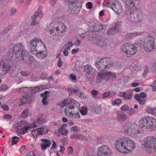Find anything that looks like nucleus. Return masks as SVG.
<instances>
[{
  "label": "nucleus",
  "instance_id": "f257e3e1",
  "mask_svg": "<svg viewBox=\"0 0 156 156\" xmlns=\"http://www.w3.org/2000/svg\"><path fill=\"white\" fill-rule=\"evenodd\" d=\"M7 53V55L11 59L13 58L16 62L23 61L25 64L30 65H35L37 62L31 56L29 52L24 49V46L20 43H11Z\"/></svg>",
  "mask_w": 156,
  "mask_h": 156
},
{
  "label": "nucleus",
  "instance_id": "f03ea898",
  "mask_svg": "<svg viewBox=\"0 0 156 156\" xmlns=\"http://www.w3.org/2000/svg\"><path fill=\"white\" fill-rule=\"evenodd\" d=\"M37 117V119L31 124L25 120L22 121L18 123L16 128V132L21 134H25L30 129L37 127L44 123L45 120L42 115L41 114L38 115Z\"/></svg>",
  "mask_w": 156,
  "mask_h": 156
},
{
  "label": "nucleus",
  "instance_id": "7ed1b4c3",
  "mask_svg": "<svg viewBox=\"0 0 156 156\" xmlns=\"http://www.w3.org/2000/svg\"><path fill=\"white\" fill-rule=\"evenodd\" d=\"M115 147L118 151L126 154L131 152L136 148L135 142L127 138L116 140Z\"/></svg>",
  "mask_w": 156,
  "mask_h": 156
},
{
  "label": "nucleus",
  "instance_id": "20e7f679",
  "mask_svg": "<svg viewBox=\"0 0 156 156\" xmlns=\"http://www.w3.org/2000/svg\"><path fill=\"white\" fill-rule=\"evenodd\" d=\"M70 104V105H67L65 109V113L71 112V111H73L74 112H78L80 110V104L72 98L66 99L64 101L61 102L59 104V106L62 108L66 105Z\"/></svg>",
  "mask_w": 156,
  "mask_h": 156
},
{
  "label": "nucleus",
  "instance_id": "39448f33",
  "mask_svg": "<svg viewBox=\"0 0 156 156\" xmlns=\"http://www.w3.org/2000/svg\"><path fill=\"white\" fill-rule=\"evenodd\" d=\"M140 127L145 129H153L156 127V119L147 116L142 117L138 122Z\"/></svg>",
  "mask_w": 156,
  "mask_h": 156
},
{
  "label": "nucleus",
  "instance_id": "423d86ee",
  "mask_svg": "<svg viewBox=\"0 0 156 156\" xmlns=\"http://www.w3.org/2000/svg\"><path fill=\"white\" fill-rule=\"evenodd\" d=\"M142 145L145 151L149 153L156 151V138L152 136L146 137L143 140Z\"/></svg>",
  "mask_w": 156,
  "mask_h": 156
},
{
  "label": "nucleus",
  "instance_id": "0eeeda50",
  "mask_svg": "<svg viewBox=\"0 0 156 156\" xmlns=\"http://www.w3.org/2000/svg\"><path fill=\"white\" fill-rule=\"evenodd\" d=\"M122 129L125 133L132 136H136L141 133L139 126L135 122H126L123 126Z\"/></svg>",
  "mask_w": 156,
  "mask_h": 156
},
{
  "label": "nucleus",
  "instance_id": "6e6552de",
  "mask_svg": "<svg viewBox=\"0 0 156 156\" xmlns=\"http://www.w3.org/2000/svg\"><path fill=\"white\" fill-rule=\"evenodd\" d=\"M113 64L112 60L109 58H98L96 60L95 66L98 70H104L106 68H109Z\"/></svg>",
  "mask_w": 156,
  "mask_h": 156
},
{
  "label": "nucleus",
  "instance_id": "1a4fd4ad",
  "mask_svg": "<svg viewBox=\"0 0 156 156\" xmlns=\"http://www.w3.org/2000/svg\"><path fill=\"white\" fill-rule=\"evenodd\" d=\"M154 39L151 36L147 37L144 40L142 41L144 50L147 52H150L155 48L154 45Z\"/></svg>",
  "mask_w": 156,
  "mask_h": 156
},
{
  "label": "nucleus",
  "instance_id": "9d476101",
  "mask_svg": "<svg viewBox=\"0 0 156 156\" xmlns=\"http://www.w3.org/2000/svg\"><path fill=\"white\" fill-rule=\"evenodd\" d=\"M38 45H40V46L44 45L42 41L39 38L36 37L30 41L28 46L31 53L33 54L37 53L36 48Z\"/></svg>",
  "mask_w": 156,
  "mask_h": 156
},
{
  "label": "nucleus",
  "instance_id": "9b49d317",
  "mask_svg": "<svg viewBox=\"0 0 156 156\" xmlns=\"http://www.w3.org/2000/svg\"><path fill=\"white\" fill-rule=\"evenodd\" d=\"M97 156H111L113 153L111 148L107 146L101 145L97 148Z\"/></svg>",
  "mask_w": 156,
  "mask_h": 156
},
{
  "label": "nucleus",
  "instance_id": "f8f14e48",
  "mask_svg": "<svg viewBox=\"0 0 156 156\" xmlns=\"http://www.w3.org/2000/svg\"><path fill=\"white\" fill-rule=\"evenodd\" d=\"M139 0H126L125 5L128 10H136L139 9Z\"/></svg>",
  "mask_w": 156,
  "mask_h": 156
},
{
  "label": "nucleus",
  "instance_id": "ddd939ff",
  "mask_svg": "<svg viewBox=\"0 0 156 156\" xmlns=\"http://www.w3.org/2000/svg\"><path fill=\"white\" fill-rule=\"evenodd\" d=\"M90 31L97 32L100 31L103 28V26L101 23L96 20L91 21L89 25Z\"/></svg>",
  "mask_w": 156,
  "mask_h": 156
},
{
  "label": "nucleus",
  "instance_id": "4468645a",
  "mask_svg": "<svg viewBox=\"0 0 156 156\" xmlns=\"http://www.w3.org/2000/svg\"><path fill=\"white\" fill-rule=\"evenodd\" d=\"M81 9V7L78 3L69 5L67 10L69 13L73 15L78 14Z\"/></svg>",
  "mask_w": 156,
  "mask_h": 156
},
{
  "label": "nucleus",
  "instance_id": "2eb2a0df",
  "mask_svg": "<svg viewBox=\"0 0 156 156\" xmlns=\"http://www.w3.org/2000/svg\"><path fill=\"white\" fill-rule=\"evenodd\" d=\"M42 6L39 5L37 11H36L34 15L31 17L32 21L31 23V25L32 26L37 25L38 24V22H36V18L38 16L40 18H41L43 16V13L42 11Z\"/></svg>",
  "mask_w": 156,
  "mask_h": 156
},
{
  "label": "nucleus",
  "instance_id": "dca6fc26",
  "mask_svg": "<svg viewBox=\"0 0 156 156\" xmlns=\"http://www.w3.org/2000/svg\"><path fill=\"white\" fill-rule=\"evenodd\" d=\"M141 45V44L138 41H136L133 44H130L129 48L128 51H129V53L127 54V57H130L131 56L134 55L136 53L137 49L140 48Z\"/></svg>",
  "mask_w": 156,
  "mask_h": 156
},
{
  "label": "nucleus",
  "instance_id": "f3484780",
  "mask_svg": "<svg viewBox=\"0 0 156 156\" xmlns=\"http://www.w3.org/2000/svg\"><path fill=\"white\" fill-rule=\"evenodd\" d=\"M48 129L46 127H40L33 130L31 133L32 135L34 138L38 135L44 134L47 133Z\"/></svg>",
  "mask_w": 156,
  "mask_h": 156
},
{
  "label": "nucleus",
  "instance_id": "a211bd4d",
  "mask_svg": "<svg viewBox=\"0 0 156 156\" xmlns=\"http://www.w3.org/2000/svg\"><path fill=\"white\" fill-rule=\"evenodd\" d=\"M96 79L97 80L101 82L103 80L107 81L109 80V78H107L106 71H100L98 72L97 76Z\"/></svg>",
  "mask_w": 156,
  "mask_h": 156
},
{
  "label": "nucleus",
  "instance_id": "6ab92c4d",
  "mask_svg": "<svg viewBox=\"0 0 156 156\" xmlns=\"http://www.w3.org/2000/svg\"><path fill=\"white\" fill-rule=\"evenodd\" d=\"M112 9L116 14H120L123 11L122 6L121 3L118 0L112 7Z\"/></svg>",
  "mask_w": 156,
  "mask_h": 156
},
{
  "label": "nucleus",
  "instance_id": "aec40b11",
  "mask_svg": "<svg viewBox=\"0 0 156 156\" xmlns=\"http://www.w3.org/2000/svg\"><path fill=\"white\" fill-rule=\"evenodd\" d=\"M135 10H132V11H128L127 12L126 15L127 20L130 22L136 23V21H138V20L139 18L136 17L134 18L135 16Z\"/></svg>",
  "mask_w": 156,
  "mask_h": 156
},
{
  "label": "nucleus",
  "instance_id": "412c9836",
  "mask_svg": "<svg viewBox=\"0 0 156 156\" xmlns=\"http://www.w3.org/2000/svg\"><path fill=\"white\" fill-rule=\"evenodd\" d=\"M41 140L42 142L41 147L42 151H44L51 144V141L50 140L44 138L41 139Z\"/></svg>",
  "mask_w": 156,
  "mask_h": 156
},
{
  "label": "nucleus",
  "instance_id": "4be33fe9",
  "mask_svg": "<svg viewBox=\"0 0 156 156\" xmlns=\"http://www.w3.org/2000/svg\"><path fill=\"white\" fill-rule=\"evenodd\" d=\"M0 68L4 73L8 72L11 68L10 65L5 63L3 60L0 61Z\"/></svg>",
  "mask_w": 156,
  "mask_h": 156
},
{
  "label": "nucleus",
  "instance_id": "5701e85b",
  "mask_svg": "<svg viewBox=\"0 0 156 156\" xmlns=\"http://www.w3.org/2000/svg\"><path fill=\"white\" fill-rule=\"evenodd\" d=\"M30 97L27 96H23L18 102L20 106L23 105L25 104L28 103L31 101Z\"/></svg>",
  "mask_w": 156,
  "mask_h": 156
},
{
  "label": "nucleus",
  "instance_id": "b1692460",
  "mask_svg": "<svg viewBox=\"0 0 156 156\" xmlns=\"http://www.w3.org/2000/svg\"><path fill=\"white\" fill-rule=\"evenodd\" d=\"M66 29L65 25L63 23H60L55 28L56 34L57 33V34L59 35L60 34H62L65 32L66 31Z\"/></svg>",
  "mask_w": 156,
  "mask_h": 156
},
{
  "label": "nucleus",
  "instance_id": "393cba45",
  "mask_svg": "<svg viewBox=\"0 0 156 156\" xmlns=\"http://www.w3.org/2000/svg\"><path fill=\"white\" fill-rule=\"evenodd\" d=\"M116 117L117 121L121 123H123L127 119V115L123 112L117 113Z\"/></svg>",
  "mask_w": 156,
  "mask_h": 156
},
{
  "label": "nucleus",
  "instance_id": "a878e982",
  "mask_svg": "<svg viewBox=\"0 0 156 156\" xmlns=\"http://www.w3.org/2000/svg\"><path fill=\"white\" fill-rule=\"evenodd\" d=\"M55 24L54 23H51L50 24H48L47 25V28L46 29V30L50 32V33L54 35L56 34V32L55 28Z\"/></svg>",
  "mask_w": 156,
  "mask_h": 156
},
{
  "label": "nucleus",
  "instance_id": "bb28decb",
  "mask_svg": "<svg viewBox=\"0 0 156 156\" xmlns=\"http://www.w3.org/2000/svg\"><path fill=\"white\" fill-rule=\"evenodd\" d=\"M118 0H105L103 3V6L105 7H108L111 9L114 5L115 4L116 2Z\"/></svg>",
  "mask_w": 156,
  "mask_h": 156
},
{
  "label": "nucleus",
  "instance_id": "cd10ccee",
  "mask_svg": "<svg viewBox=\"0 0 156 156\" xmlns=\"http://www.w3.org/2000/svg\"><path fill=\"white\" fill-rule=\"evenodd\" d=\"M84 71L85 73L86 76L87 77L90 74H93L94 72V69L90 65H87L84 66Z\"/></svg>",
  "mask_w": 156,
  "mask_h": 156
},
{
  "label": "nucleus",
  "instance_id": "c85d7f7f",
  "mask_svg": "<svg viewBox=\"0 0 156 156\" xmlns=\"http://www.w3.org/2000/svg\"><path fill=\"white\" fill-rule=\"evenodd\" d=\"M131 44L130 43H127L125 44H123L121 48V50L124 52L127 55V53H129V51H128V50L129 49V48H130V46Z\"/></svg>",
  "mask_w": 156,
  "mask_h": 156
},
{
  "label": "nucleus",
  "instance_id": "c756f323",
  "mask_svg": "<svg viewBox=\"0 0 156 156\" xmlns=\"http://www.w3.org/2000/svg\"><path fill=\"white\" fill-rule=\"evenodd\" d=\"M31 88L30 89L31 91L30 94H34L37 92L43 89H45L46 88L44 86H41L40 87H30Z\"/></svg>",
  "mask_w": 156,
  "mask_h": 156
},
{
  "label": "nucleus",
  "instance_id": "7c9ffc66",
  "mask_svg": "<svg viewBox=\"0 0 156 156\" xmlns=\"http://www.w3.org/2000/svg\"><path fill=\"white\" fill-rule=\"evenodd\" d=\"M67 125L66 124H63L58 128V131L61 133L62 135H66L68 133V130L66 129Z\"/></svg>",
  "mask_w": 156,
  "mask_h": 156
},
{
  "label": "nucleus",
  "instance_id": "2f4dec72",
  "mask_svg": "<svg viewBox=\"0 0 156 156\" xmlns=\"http://www.w3.org/2000/svg\"><path fill=\"white\" fill-rule=\"evenodd\" d=\"M135 10V16L134 18H136V17L139 18V19H138V21H136V23H138L140 21H141L142 19V13L141 11H140L138 9H137Z\"/></svg>",
  "mask_w": 156,
  "mask_h": 156
},
{
  "label": "nucleus",
  "instance_id": "473e14b6",
  "mask_svg": "<svg viewBox=\"0 0 156 156\" xmlns=\"http://www.w3.org/2000/svg\"><path fill=\"white\" fill-rule=\"evenodd\" d=\"M36 54H33L36 55L37 57L40 59H43L46 57L47 56V52L45 51H37Z\"/></svg>",
  "mask_w": 156,
  "mask_h": 156
},
{
  "label": "nucleus",
  "instance_id": "72a5a7b5",
  "mask_svg": "<svg viewBox=\"0 0 156 156\" xmlns=\"http://www.w3.org/2000/svg\"><path fill=\"white\" fill-rule=\"evenodd\" d=\"M68 90L70 93H74L76 95H78L80 92V88L78 87H69L67 89Z\"/></svg>",
  "mask_w": 156,
  "mask_h": 156
},
{
  "label": "nucleus",
  "instance_id": "f704fd0d",
  "mask_svg": "<svg viewBox=\"0 0 156 156\" xmlns=\"http://www.w3.org/2000/svg\"><path fill=\"white\" fill-rule=\"evenodd\" d=\"M73 111H71V112H69L65 113L66 115L67 116H69L71 117L74 118H79L80 117V114L78 112H76L74 114Z\"/></svg>",
  "mask_w": 156,
  "mask_h": 156
},
{
  "label": "nucleus",
  "instance_id": "c9c22d12",
  "mask_svg": "<svg viewBox=\"0 0 156 156\" xmlns=\"http://www.w3.org/2000/svg\"><path fill=\"white\" fill-rule=\"evenodd\" d=\"M117 25L116 24L113 26L107 31L108 34L112 35H113L116 33L117 32Z\"/></svg>",
  "mask_w": 156,
  "mask_h": 156
},
{
  "label": "nucleus",
  "instance_id": "e433bc0d",
  "mask_svg": "<svg viewBox=\"0 0 156 156\" xmlns=\"http://www.w3.org/2000/svg\"><path fill=\"white\" fill-rule=\"evenodd\" d=\"M142 34V33H133L130 34H128L126 35V37L127 39H129L133 38L136 36L139 35H141Z\"/></svg>",
  "mask_w": 156,
  "mask_h": 156
},
{
  "label": "nucleus",
  "instance_id": "4c0bfd02",
  "mask_svg": "<svg viewBox=\"0 0 156 156\" xmlns=\"http://www.w3.org/2000/svg\"><path fill=\"white\" fill-rule=\"evenodd\" d=\"M134 97L136 100L138 101L139 103L141 105H143L146 102V99H141L139 94H136L134 96Z\"/></svg>",
  "mask_w": 156,
  "mask_h": 156
},
{
  "label": "nucleus",
  "instance_id": "58836bf2",
  "mask_svg": "<svg viewBox=\"0 0 156 156\" xmlns=\"http://www.w3.org/2000/svg\"><path fill=\"white\" fill-rule=\"evenodd\" d=\"M73 45V43L71 41L66 42L63 47L64 50H69L72 48Z\"/></svg>",
  "mask_w": 156,
  "mask_h": 156
},
{
  "label": "nucleus",
  "instance_id": "ea45409f",
  "mask_svg": "<svg viewBox=\"0 0 156 156\" xmlns=\"http://www.w3.org/2000/svg\"><path fill=\"white\" fill-rule=\"evenodd\" d=\"M120 95L121 97H123L124 99L126 100L131 99L133 96V94L132 93H130L128 94H127V93L126 92H123Z\"/></svg>",
  "mask_w": 156,
  "mask_h": 156
},
{
  "label": "nucleus",
  "instance_id": "a19ab883",
  "mask_svg": "<svg viewBox=\"0 0 156 156\" xmlns=\"http://www.w3.org/2000/svg\"><path fill=\"white\" fill-rule=\"evenodd\" d=\"M107 77L109 76L112 80L115 79L116 76V74L115 73L112 72L110 71H106Z\"/></svg>",
  "mask_w": 156,
  "mask_h": 156
},
{
  "label": "nucleus",
  "instance_id": "79ce46f5",
  "mask_svg": "<svg viewBox=\"0 0 156 156\" xmlns=\"http://www.w3.org/2000/svg\"><path fill=\"white\" fill-rule=\"evenodd\" d=\"M147 112L156 116V108H148L147 109Z\"/></svg>",
  "mask_w": 156,
  "mask_h": 156
},
{
  "label": "nucleus",
  "instance_id": "37998d69",
  "mask_svg": "<svg viewBox=\"0 0 156 156\" xmlns=\"http://www.w3.org/2000/svg\"><path fill=\"white\" fill-rule=\"evenodd\" d=\"M31 115V113H29V111L27 110H25L21 113V116L24 119L26 118L28 115L30 117Z\"/></svg>",
  "mask_w": 156,
  "mask_h": 156
},
{
  "label": "nucleus",
  "instance_id": "c03bdc74",
  "mask_svg": "<svg viewBox=\"0 0 156 156\" xmlns=\"http://www.w3.org/2000/svg\"><path fill=\"white\" fill-rule=\"evenodd\" d=\"M98 44L101 47L105 46L107 44L106 40H105L104 38L101 39L98 42Z\"/></svg>",
  "mask_w": 156,
  "mask_h": 156
},
{
  "label": "nucleus",
  "instance_id": "a18cd8bd",
  "mask_svg": "<svg viewBox=\"0 0 156 156\" xmlns=\"http://www.w3.org/2000/svg\"><path fill=\"white\" fill-rule=\"evenodd\" d=\"M31 87H23L21 88L20 89L19 91L21 93H26L29 92L30 91V89H31Z\"/></svg>",
  "mask_w": 156,
  "mask_h": 156
},
{
  "label": "nucleus",
  "instance_id": "49530a36",
  "mask_svg": "<svg viewBox=\"0 0 156 156\" xmlns=\"http://www.w3.org/2000/svg\"><path fill=\"white\" fill-rule=\"evenodd\" d=\"M81 114L83 115H86L87 112V109L85 107H82L79 110Z\"/></svg>",
  "mask_w": 156,
  "mask_h": 156
},
{
  "label": "nucleus",
  "instance_id": "de8ad7c7",
  "mask_svg": "<svg viewBox=\"0 0 156 156\" xmlns=\"http://www.w3.org/2000/svg\"><path fill=\"white\" fill-rule=\"evenodd\" d=\"M11 28V26H9L5 29L3 30L2 31L0 32V35H2L6 34L9 31L10 29Z\"/></svg>",
  "mask_w": 156,
  "mask_h": 156
},
{
  "label": "nucleus",
  "instance_id": "09e8293b",
  "mask_svg": "<svg viewBox=\"0 0 156 156\" xmlns=\"http://www.w3.org/2000/svg\"><path fill=\"white\" fill-rule=\"evenodd\" d=\"M19 138L17 136H14L12 138L11 141L12 144H15L19 140Z\"/></svg>",
  "mask_w": 156,
  "mask_h": 156
},
{
  "label": "nucleus",
  "instance_id": "8fccbe9b",
  "mask_svg": "<svg viewBox=\"0 0 156 156\" xmlns=\"http://www.w3.org/2000/svg\"><path fill=\"white\" fill-rule=\"evenodd\" d=\"M60 123V121L58 120L56 121H53L51 122V124L52 126H58Z\"/></svg>",
  "mask_w": 156,
  "mask_h": 156
},
{
  "label": "nucleus",
  "instance_id": "3c124183",
  "mask_svg": "<svg viewBox=\"0 0 156 156\" xmlns=\"http://www.w3.org/2000/svg\"><path fill=\"white\" fill-rule=\"evenodd\" d=\"M77 139H80L81 140H87L86 136H83V135L80 133L78 134V137Z\"/></svg>",
  "mask_w": 156,
  "mask_h": 156
},
{
  "label": "nucleus",
  "instance_id": "603ef678",
  "mask_svg": "<svg viewBox=\"0 0 156 156\" xmlns=\"http://www.w3.org/2000/svg\"><path fill=\"white\" fill-rule=\"evenodd\" d=\"M111 94V93L109 91L106 92L104 93L103 94L101 98L103 99H105L106 98L108 97Z\"/></svg>",
  "mask_w": 156,
  "mask_h": 156
},
{
  "label": "nucleus",
  "instance_id": "864d4df0",
  "mask_svg": "<svg viewBox=\"0 0 156 156\" xmlns=\"http://www.w3.org/2000/svg\"><path fill=\"white\" fill-rule=\"evenodd\" d=\"M79 133H75L72 134L70 136V138L72 140L77 139Z\"/></svg>",
  "mask_w": 156,
  "mask_h": 156
},
{
  "label": "nucleus",
  "instance_id": "5fc2aeb1",
  "mask_svg": "<svg viewBox=\"0 0 156 156\" xmlns=\"http://www.w3.org/2000/svg\"><path fill=\"white\" fill-rule=\"evenodd\" d=\"M129 106L126 105H125L121 107V109L123 111H128L129 108Z\"/></svg>",
  "mask_w": 156,
  "mask_h": 156
},
{
  "label": "nucleus",
  "instance_id": "6e6d98bb",
  "mask_svg": "<svg viewBox=\"0 0 156 156\" xmlns=\"http://www.w3.org/2000/svg\"><path fill=\"white\" fill-rule=\"evenodd\" d=\"M0 88L2 91H5L8 89V87L6 84H4L1 86Z\"/></svg>",
  "mask_w": 156,
  "mask_h": 156
},
{
  "label": "nucleus",
  "instance_id": "4d7b16f0",
  "mask_svg": "<svg viewBox=\"0 0 156 156\" xmlns=\"http://www.w3.org/2000/svg\"><path fill=\"white\" fill-rule=\"evenodd\" d=\"M49 93V92L46 91L44 93L41 94V95L43 97V99H46L47 98L48 95Z\"/></svg>",
  "mask_w": 156,
  "mask_h": 156
},
{
  "label": "nucleus",
  "instance_id": "13d9d810",
  "mask_svg": "<svg viewBox=\"0 0 156 156\" xmlns=\"http://www.w3.org/2000/svg\"><path fill=\"white\" fill-rule=\"evenodd\" d=\"M67 153L69 155H71L73 152V149L72 147H69L67 148Z\"/></svg>",
  "mask_w": 156,
  "mask_h": 156
},
{
  "label": "nucleus",
  "instance_id": "bf43d9fd",
  "mask_svg": "<svg viewBox=\"0 0 156 156\" xmlns=\"http://www.w3.org/2000/svg\"><path fill=\"white\" fill-rule=\"evenodd\" d=\"M26 156H41L40 155L38 154L33 152H29Z\"/></svg>",
  "mask_w": 156,
  "mask_h": 156
},
{
  "label": "nucleus",
  "instance_id": "052dcab7",
  "mask_svg": "<svg viewBox=\"0 0 156 156\" xmlns=\"http://www.w3.org/2000/svg\"><path fill=\"white\" fill-rule=\"evenodd\" d=\"M69 77L70 79H71L74 82L76 80V76L74 74H71L69 76Z\"/></svg>",
  "mask_w": 156,
  "mask_h": 156
},
{
  "label": "nucleus",
  "instance_id": "680f3d73",
  "mask_svg": "<svg viewBox=\"0 0 156 156\" xmlns=\"http://www.w3.org/2000/svg\"><path fill=\"white\" fill-rule=\"evenodd\" d=\"M65 2L68 4H74L76 3V2L77 0H64Z\"/></svg>",
  "mask_w": 156,
  "mask_h": 156
},
{
  "label": "nucleus",
  "instance_id": "e2e57ef3",
  "mask_svg": "<svg viewBox=\"0 0 156 156\" xmlns=\"http://www.w3.org/2000/svg\"><path fill=\"white\" fill-rule=\"evenodd\" d=\"M149 70V68L148 66H146L144 69V73H143V76H146L148 73Z\"/></svg>",
  "mask_w": 156,
  "mask_h": 156
},
{
  "label": "nucleus",
  "instance_id": "0e129e2a",
  "mask_svg": "<svg viewBox=\"0 0 156 156\" xmlns=\"http://www.w3.org/2000/svg\"><path fill=\"white\" fill-rule=\"evenodd\" d=\"M151 70L153 72L156 73V63H153Z\"/></svg>",
  "mask_w": 156,
  "mask_h": 156
},
{
  "label": "nucleus",
  "instance_id": "69168bd1",
  "mask_svg": "<svg viewBox=\"0 0 156 156\" xmlns=\"http://www.w3.org/2000/svg\"><path fill=\"white\" fill-rule=\"evenodd\" d=\"M128 111V114L129 115H132L134 113L135 111L133 108H129Z\"/></svg>",
  "mask_w": 156,
  "mask_h": 156
},
{
  "label": "nucleus",
  "instance_id": "338daca9",
  "mask_svg": "<svg viewBox=\"0 0 156 156\" xmlns=\"http://www.w3.org/2000/svg\"><path fill=\"white\" fill-rule=\"evenodd\" d=\"M21 73L23 76L26 77L28 76L29 75L28 72L23 71H21Z\"/></svg>",
  "mask_w": 156,
  "mask_h": 156
},
{
  "label": "nucleus",
  "instance_id": "774afa93",
  "mask_svg": "<svg viewBox=\"0 0 156 156\" xmlns=\"http://www.w3.org/2000/svg\"><path fill=\"white\" fill-rule=\"evenodd\" d=\"M48 75L47 74L43 73L41 74V79L43 80H44L47 78Z\"/></svg>",
  "mask_w": 156,
  "mask_h": 156
}]
</instances>
